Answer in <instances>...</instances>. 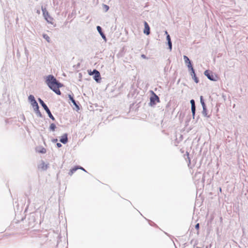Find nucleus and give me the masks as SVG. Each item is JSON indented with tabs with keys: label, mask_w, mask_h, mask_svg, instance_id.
<instances>
[{
	"label": "nucleus",
	"mask_w": 248,
	"mask_h": 248,
	"mask_svg": "<svg viewBox=\"0 0 248 248\" xmlns=\"http://www.w3.org/2000/svg\"><path fill=\"white\" fill-rule=\"evenodd\" d=\"M39 101L40 103L41 104V105H42V106L44 108V109L46 111V112L48 114V115L49 117H50V118H51L53 121L55 120L54 117L52 115V114H51L50 111L49 110V108H48L47 106L45 104V103L44 102V101L42 100H41V99H40V98L39 99Z\"/></svg>",
	"instance_id": "3"
},
{
	"label": "nucleus",
	"mask_w": 248,
	"mask_h": 248,
	"mask_svg": "<svg viewBox=\"0 0 248 248\" xmlns=\"http://www.w3.org/2000/svg\"><path fill=\"white\" fill-rule=\"evenodd\" d=\"M43 37L44 39H45L47 42H50V37L46 34H43Z\"/></svg>",
	"instance_id": "16"
},
{
	"label": "nucleus",
	"mask_w": 248,
	"mask_h": 248,
	"mask_svg": "<svg viewBox=\"0 0 248 248\" xmlns=\"http://www.w3.org/2000/svg\"><path fill=\"white\" fill-rule=\"evenodd\" d=\"M202 113H203V114L204 115V116H207V109H206L205 110L204 109V108H203V111H202Z\"/></svg>",
	"instance_id": "23"
},
{
	"label": "nucleus",
	"mask_w": 248,
	"mask_h": 248,
	"mask_svg": "<svg viewBox=\"0 0 248 248\" xmlns=\"http://www.w3.org/2000/svg\"><path fill=\"white\" fill-rule=\"evenodd\" d=\"M104 7L106 9V11H108V9H109V7L108 5H104Z\"/></svg>",
	"instance_id": "27"
},
{
	"label": "nucleus",
	"mask_w": 248,
	"mask_h": 248,
	"mask_svg": "<svg viewBox=\"0 0 248 248\" xmlns=\"http://www.w3.org/2000/svg\"><path fill=\"white\" fill-rule=\"evenodd\" d=\"M142 57L143 58H145V55H142Z\"/></svg>",
	"instance_id": "30"
},
{
	"label": "nucleus",
	"mask_w": 248,
	"mask_h": 248,
	"mask_svg": "<svg viewBox=\"0 0 248 248\" xmlns=\"http://www.w3.org/2000/svg\"><path fill=\"white\" fill-rule=\"evenodd\" d=\"M88 73L90 75L94 74V79L97 82H98V81L101 78L100 73L95 69L94 70L93 72H92L91 71H88Z\"/></svg>",
	"instance_id": "4"
},
{
	"label": "nucleus",
	"mask_w": 248,
	"mask_h": 248,
	"mask_svg": "<svg viewBox=\"0 0 248 248\" xmlns=\"http://www.w3.org/2000/svg\"><path fill=\"white\" fill-rule=\"evenodd\" d=\"M57 146L58 147L60 148V147H62V144L60 143H57Z\"/></svg>",
	"instance_id": "29"
},
{
	"label": "nucleus",
	"mask_w": 248,
	"mask_h": 248,
	"mask_svg": "<svg viewBox=\"0 0 248 248\" xmlns=\"http://www.w3.org/2000/svg\"><path fill=\"white\" fill-rule=\"evenodd\" d=\"M42 11L44 17L45 19L46 20V21L51 24H53V18L50 16L49 15L48 12L46 11V8H42Z\"/></svg>",
	"instance_id": "2"
},
{
	"label": "nucleus",
	"mask_w": 248,
	"mask_h": 248,
	"mask_svg": "<svg viewBox=\"0 0 248 248\" xmlns=\"http://www.w3.org/2000/svg\"><path fill=\"white\" fill-rule=\"evenodd\" d=\"M200 101H201V103L202 104V108L205 110L206 109V106H205V104L204 103V102L203 101V97L202 96H201L200 97Z\"/></svg>",
	"instance_id": "13"
},
{
	"label": "nucleus",
	"mask_w": 248,
	"mask_h": 248,
	"mask_svg": "<svg viewBox=\"0 0 248 248\" xmlns=\"http://www.w3.org/2000/svg\"><path fill=\"white\" fill-rule=\"evenodd\" d=\"M40 168L43 170H46L47 168V165L45 164V163L43 162L41 165Z\"/></svg>",
	"instance_id": "15"
},
{
	"label": "nucleus",
	"mask_w": 248,
	"mask_h": 248,
	"mask_svg": "<svg viewBox=\"0 0 248 248\" xmlns=\"http://www.w3.org/2000/svg\"><path fill=\"white\" fill-rule=\"evenodd\" d=\"M153 94L154 95L151 97L150 101L151 103L155 104V101H156L157 102H159V98L155 93H153Z\"/></svg>",
	"instance_id": "8"
},
{
	"label": "nucleus",
	"mask_w": 248,
	"mask_h": 248,
	"mask_svg": "<svg viewBox=\"0 0 248 248\" xmlns=\"http://www.w3.org/2000/svg\"><path fill=\"white\" fill-rule=\"evenodd\" d=\"M165 33H166V34H168L167 31H166Z\"/></svg>",
	"instance_id": "31"
},
{
	"label": "nucleus",
	"mask_w": 248,
	"mask_h": 248,
	"mask_svg": "<svg viewBox=\"0 0 248 248\" xmlns=\"http://www.w3.org/2000/svg\"><path fill=\"white\" fill-rule=\"evenodd\" d=\"M186 154H187V157H188V161H189V164H190V158L189 157V153L188 152H186Z\"/></svg>",
	"instance_id": "28"
},
{
	"label": "nucleus",
	"mask_w": 248,
	"mask_h": 248,
	"mask_svg": "<svg viewBox=\"0 0 248 248\" xmlns=\"http://www.w3.org/2000/svg\"><path fill=\"white\" fill-rule=\"evenodd\" d=\"M60 141L62 142L63 144H65L68 141V138H67V134H63L60 139Z\"/></svg>",
	"instance_id": "9"
},
{
	"label": "nucleus",
	"mask_w": 248,
	"mask_h": 248,
	"mask_svg": "<svg viewBox=\"0 0 248 248\" xmlns=\"http://www.w3.org/2000/svg\"><path fill=\"white\" fill-rule=\"evenodd\" d=\"M204 75L211 80H216V78L212 74H211L209 71L206 70L204 72Z\"/></svg>",
	"instance_id": "6"
},
{
	"label": "nucleus",
	"mask_w": 248,
	"mask_h": 248,
	"mask_svg": "<svg viewBox=\"0 0 248 248\" xmlns=\"http://www.w3.org/2000/svg\"><path fill=\"white\" fill-rule=\"evenodd\" d=\"M56 125L54 124H51L49 126V129L51 131H54L56 128Z\"/></svg>",
	"instance_id": "18"
},
{
	"label": "nucleus",
	"mask_w": 248,
	"mask_h": 248,
	"mask_svg": "<svg viewBox=\"0 0 248 248\" xmlns=\"http://www.w3.org/2000/svg\"><path fill=\"white\" fill-rule=\"evenodd\" d=\"M191 110H192L193 116H194L195 115V110H196L195 106H191Z\"/></svg>",
	"instance_id": "20"
},
{
	"label": "nucleus",
	"mask_w": 248,
	"mask_h": 248,
	"mask_svg": "<svg viewBox=\"0 0 248 248\" xmlns=\"http://www.w3.org/2000/svg\"><path fill=\"white\" fill-rule=\"evenodd\" d=\"M38 152L42 153V154H45L46 153V150L44 148H42L40 150H38Z\"/></svg>",
	"instance_id": "19"
},
{
	"label": "nucleus",
	"mask_w": 248,
	"mask_h": 248,
	"mask_svg": "<svg viewBox=\"0 0 248 248\" xmlns=\"http://www.w3.org/2000/svg\"><path fill=\"white\" fill-rule=\"evenodd\" d=\"M191 76H192V78L194 79L195 82L196 83H198L199 82V79H198V78L196 76V74H195V73L194 72V69L193 68V70H191Z\"/></svg>",
	"instance_id": "11"
},
{
	"label": "nucleus",
	"mask_w": 248,
	"mask_h": 248,
	"mask_svg": "<svg viewBox=\"0 0 248 248\" xmlns=\"http://www.w3.org/2000/svg\"><path fill=\"white\" fill-rule=\"evenodd\" d=\"M168 45H169V49H170V50H171V49H172L171 42H168Z\"/></svg>",
	"instance_id": "22"
},
{
	"label": "nucleus",
	"mask_w": 248,
	"mask_h": 248,
	"mask_svg": "<svg viewBox=\"0 0 248 248\" xmlns=\"http://www.w3.org/2000/svg\"><path fill=\"white\" fill-rule=\"evenodd\" d=\"M190 103L191 104V106H195V101L194 100H191L190 101Z\"/></svg>",
	"instance_id": "24"
},
{
	"label": "nucleus",
	"mask_w": 248,
	"mask_h": 248,
	"mask_svg": "<svg viewBox=\"0 0 248 248\" xmlns=\"http://www.w3.org/2000/svg\"><path fill=\"white\" fill-rule=\"evenodd\" d=\"M144 33L147 35H149L150 34V27L148 23L144 21Z\"/></svg>",
	"instance_id": "7"
},
{
	"label": "nucleus",
	"mask_w": 248,
	"mask_h": 248,
	"mask_svg": "<svg viewBox=\"0 0 248 248\" xmlns=\"http://www.w3.org/2000/svg\"><path fill=\"white\" fill-rule=\"evenodd\" d=\"M78 169H81L83 170H85L81 167H75L70 170L69 172V174L71 176L72 175V174Z\"/></svg>",
	"instance_id": "10"
},
{
	"label": "nucleus",
	"mask_w": 248,
	"mask_h": 248,
	"mask_svg": "<svg viewBox=\"0 0 248 248\" xmlns=\"http://www.w3.org/2000/svg\"><path fill=\"white\" fill-rule=\"evenodd\" d=\"M68 97L69 98L70 100H71L72 102L73 103V104L76 106V107H78V105H77L76 104V102L75 101V100L74 99L73 97L70 94H69L68 95Z\"/></svg>",
	"instance_id": "14"
},
{
	"label": "nucleus",
	"mask_w": 248,
	"mask_h": 248,
	"mask_svg": "<svg viewBox=\"0 0 248 248\" xmlns=\"http://www.w3.org/2000/svg\"><path fill=\"white\" fill-rule=\"evenodd\" d=\"M167 40L168 42H171V41H170V35L169 34H168L167 36Z\"/></svg>",
	"instance_id": "25"
},
{
	"label": "nucleus",
	"mask_w": 248,
	"mask_h": 248,
	"mask_svg": "<svg viewBox=\"0 0 248 248\" xmlns=\"http://www.w3.org/2000/svg\"><path fill=\"white\" fill-rule=\"evenodd\" d=\"M184 59L185 63L187 64V67H188V68L190 70H193V67L190 61L189 60V58L186 56H184Z\"/></svg>",
	"instance_id": "5"
},
{
	"label": "nucleus",
	"mask_w": 248,
	"mask_h": 248,
	"mask_svg": "<svg viewBox=\"0 0 248 248\" xmlns=\"http://www.w3.org/2000/svg\"><path fill=\"white\" fill-rule=\"evenodd\" d=\"M31 103V105H32V106L33 107H35L37 109H38L39 107H38V104L36 102V100H35Z\"/></svg>",
	"instance_id": "17"
},
{
	"label": "nucleus",
	"mask_w": 248,
	"mask_h": 248,
	"mask_svg": "<svg viewBox=\"0 0 248 248\" xmlns=\"http://www.w3.org/2000/svg\"><path fill=\"white\" fill-rule=\"evenodd\" d=\"M46 82L48 87L56 94H61L59 88L62 86V84L59 82L53 76L50 75L47 76Z\"/></svg>",
	"instance_id": "1"
},
{
	"label": "nucleus",
	"mask_w": 248,
	"mask_h": 248,
	"mask_svg": "<svg viewBox=\"0 0 248 248\" xmlns=\"http://www.w3.org/2000/svg\"><path fill=\"white\" fill-rule=\"evenodd\" d=\"M97 30L100 33V35H101V36L103 38H106V37L105 36V35L104 34V33L102 32V29H101V28L100 27V26H97Z\"/></svg>",
	"instance_id": "12"
},
{
	"label": "nucleus",
	"mask_w": 248,
	"mask_h": 248,
	"mask_svg": "<svg viewBox=\"0 0 248 248\" xmlns=\"http://www.w3.org/2000/svg\"><path fill=\"white\" fill-rule=\"evenodd\" d=\"M199 227H200V225H199V223H197L196 225H195V228L198 230L199 229Z\"/></svg>",
	"instance_id": "26"
},
{
	"label": "nucleus",
	"mask_w": 248,
	"mask_h": 248,
	"mask_svg": "<svg viewBox=\"0 0 248 248\" xmlns=\"http://www.w3.org/2000/svg\"><path fill=\"white\" fill-rule=\"evenodd\" d=\"M29 99L31 101V102H32L33 101L35 100L34 96L32 95H30L29 96Z\"/></svg>",
	"instance_id": "21"
}]
</instances>
